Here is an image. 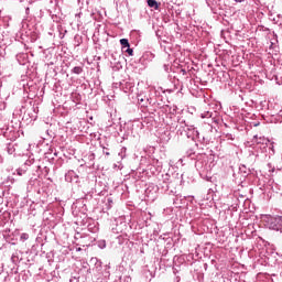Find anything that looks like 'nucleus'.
Segmentation results:
<instances>
[{
  "label": "nucleus",
  "instance_id": "nucleus-6",
  "mask_svg": "<svg viewBox=\"0 0 282 282\" xmlns=\"http://www.w3.org/2000/svg\"><path fill=\"white\" fill-rule=\"evenodd\" d=\"M236 3H242L243 0H234Z\"/></svg>",
  "mask_w": 282,
  "mask_h": 282
},
{
  "label": "nucleus",
  "instance_id": "nucleus-1",
  "mask_svg": "<svg viewBox=\"0 0 282 282\" xmlns=\"http://www.w3.org/2000/svg\"><path fill=\"white\" fill-rule=\"evenodd\" d=\"M148 6H149V8H154V10L160 9V4H158V1H155V0H148Z\"/></svg>",
  "mask_w": 282,
  "mask_h": 282
},
{
  "label": "nucleus",
  "instance_id": "nucleus-2",
  "mask_svg": "<svg viewBox=\"0 0 282 282\" xmlns=\"http://www.w3.org/2000/svg\"><path fill=\"white\" fill-rule=\"evenodd\" d=\"M120 44L122 45V47H131V45L129 44V40L127 39H121Z\"/></svg>",
  "mask_w": 282,
  "mask_h": 282
},
{
  "label": "nucleus",
  "instance_id": "nucleus-4",
  "mask_svg": "<svg viewBox=\"0 0 282 282\" xmlns=\"http://www.w3.org/2000/svg\"><path fill=\"white\" fill-rule=\"evenodd\" d=\"M127 54H129V56H133V48H130V46L126 50Z\"/></svg>",
  "mask_w": 282,
  "mask_h": 282
},
{
  "label": "nucleus",
  "instance_id": "nucleus-5",
  "mask_svg": "<svg viewBox=\"0 0 282 282\" xmlns=\"http://www.w3.org/2000/svg\"><path fill=\"white\" fill-rule=\"evenodd\" d=\"M21 239H24V240L30 239V236L28 234H22Z\"/></svg>",
  "mask_w": 282,
  "mask_h": 282
},
{
  "label": "nucleus",
  "instance_id": "nucleus-3",
  "mask_svg": "<svg viewBox=\"0 0 282 282\" xmlns=\"http://www.w3.org/2000/svg\"><path fill=\"white\" fill-rule=\"evenodd\" d=\"M73 72H74V74H82V73H83V67H80V66H75V67L73 68Z\"/></svg>",
  "mask_w": 282,
  "mask_h": 282
}]
</instances>
